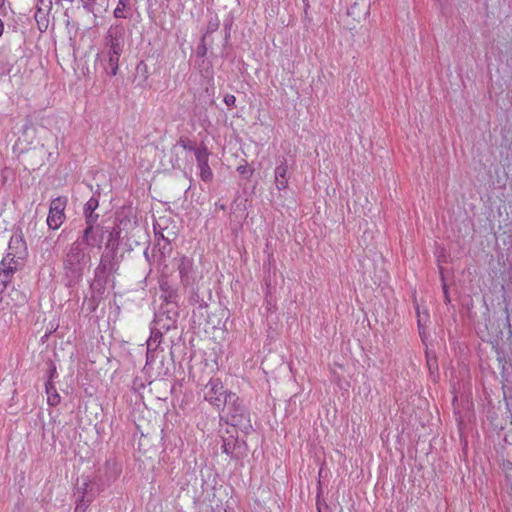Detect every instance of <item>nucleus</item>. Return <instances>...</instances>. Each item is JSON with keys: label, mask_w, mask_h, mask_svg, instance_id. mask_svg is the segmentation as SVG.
<instances>
[{"label": "nucleus", "mask_w": 512, "mask_h": 512, "mask_svg": "<svg viewBox=\"0 0 512 512\" xmlns=\"http://www.w3.org/2000/svg\"><path fill=\"white\" fill-rule=\"evenodd\" d=\"M100 248L101 243L84 240L83 237L73 242L65 251L63 257L64 281L68 287L78 284L84 275V270L90 266L91 251Z\"/></svg>", "instance_id": "1"}, {"label": "nucleus", "mask_w": 512, "mask_h": 512, "mask_svg": "<svg viewBox=\"0 0 512 512\" xmlns=\"http://www.w3.org/2000/svg\"><path fill=\"white\" fill-rule=\"evenodd\" d=\"M124 49V32L120 26H111L105 36V49L102 62L107 74L115 76L119 69V59Z\"/></svg>", "instance_id": "2"}, {"label": "nucleus", "mask_w": 512, "mask_h": 512, "mask_svg": "<svg viewBox=\"0 0 512 512\" xmlns=\"http://www.w3.org/2000/svg\"><path fill=\"white\" fill-rule=\"evenodd\" d=\"M100 493L98 484L89 476H81L77 479L74 488L75 508L74 512H87L90 504Z\"/></svg>", "instance_id": "3"}, {"label": "nucleus", "mask_w": 512, "mask_h": 512, "mask_svg": "<svg viewBox=\"0 0 512 512\" xmlns=\"http://www.w3.org/2000/svg\"><path fill=\"white\" fill-rule=\"evenodd\" d=\"M225 406L229 423L243 430L251 428L249 413L240 398L233 392L226 395Z\"/></svg>", "instance_id": "4"}, {"label": "nucleus", "mask_w": 512, "mask_h": 512, "mask_svg": "<svg viewBox=\"0 0 512 512\" xmlns=\"http://www.w3.org/2000/svg\"><path fill=\"white\" fill-rule=\"evenodd\" d=\"M203 398L217 410H224L226 395L230 392L224 389L219 378H211L203 387Z\"/></svg>", "instance_id": "5"}, {"label": "nucleus", "mask_w": 512, "mask_h": 512, "mask_svg": "<svg viewBox=\"0 0 512 512\" xmlns=\"http://www.w3.org/2000/svg\"><path fill=\"white\" fill-rule=\"evenodd\" d=\"M295 165V160L292 156L278 157L276 159V166L274 169V183L277 190L282 191L288 187L289 183V170Z\"/></svg>", "instance_id": "6"}, {"label": "nucleus", "mask_w": 512, "mask_h": 512, "mask_svg": "<svg viewBox=\"0 0 512 512\" xmlns=\"http://www.w3.org/2000/svg\"><path fill=\"white\" fill-rule=\"evenodd\" d=\"M66 205V197H57L52 199V201L50 202L48 217L46 221L50 229L57 230L64 223L66 219Z\"/></svg>", "instance_id": "7"}, {"label": "nucleus", "mask_w": 512, "mask_h": 512, "mask_svg": "<svg viewBox=\"0 0 512 512\" xmlns=\"http://www.w3.org/2000/svg\"><path fill=\"white\" fill-rule=\"evenodd\" d=\"M177 269L183 287L199 284L201 276L194 269L193 259L184 255L181 256L177 260Z\"/></svg>", "instance_id": "8"}, {"label": "nucleus", "mask_w": 512, "mask_h": 512, "mask_svg": "<svg viewBox=\"0 0 512 512\" xmlns=\"http://www.w3.org/2000/svg\"><path fill=\"white\" fill-rule=\"evenodd\" d=\"M210 152L206 145L200 144L197 151H195V159L197 168L199 170V177L204 182H211L213 180V172L209 166Z\"/></svg>", "instance_id": "9"}, {"label": "nucleus", "mask_w": 512, "mask_h": 512, "mask_svg": "<svg viewBox=\"0 0 512 512\" xmlns=\"http://www.w3.org/2000/svg\"><path fill=\"white\" fill-rule=\"evenodd\" d=\"M84 215H85L87 227L83 231L82 237L84 238V240H92L94 242L101 243L102 238H101V236H99L95 233V229H94V225L98 220V214L93 212L91 214H84Z\"/></svg>", "instance_id": "10"}, {"label": "nucleus", "mask_w": 512, "mask_h": 512, "mask_svg": "<svg viewBox=\"0 0 512 512\" xmlns=\"http://www.w3.org/2000/svg\"><path fill=\"white\" fill-rule=\"evenodd\" d=\"M56 374V369L53 367L50 374V379L45 383V392L47 394V401L50 406H56L60 403V395L58 394L54 384L51 379Z\"/></svg>", "instance_id": "11"}, {"label": "nucleus", "mask_w": 512, "mask_h": 512, "mask_svg": "<svg viewBox=\"0 0 512 512\" xmlns=\"http://www.w3.org/2000/svg\"><path fill=\"white\" fill-rule=\"evenodd\" d=\"M21 265L22 259L20 257H16L11 252H8L0 262V267L6 270H12L14 273L19 269Z\"/></svg>", "instance_id": "12"}, {"label": "nucleus", "mask_w": 512, "mask_h": 512, "mask_svg": "<svg viewBox=\"0 0 512 512\" xmlns=\"http://www.w3.org/2000/svg\"><path fill=\"white\" fill-rule=\"evenodd\" d=\"M188 293V302L191 305L198 304L199 307L206 306L203 299L199 295V286L198 284L190 285L187 287H184Z\"/></svg>", "instance_id": "13"}, {"label": "nucleus", "mask_w": 512, "mask_h": 512, "mask_svg": "<svg viewBox=\"0 0 512 512\" xmlns=\"http://www.w3.org/2000/svg\"><path fill=\"white\" fill-rule=\"evenodd\" d=\"M162 339V333L159 330H151L149 339L147 340V359L153 351L156 350Z\"/></svg>", "instance_id": "14"}, {"label": "nucleus", "mask_w": 512, "mask_h": 512, "mask_svg": "<svg viewBox=\"0 0 512 512\" xmlns=\"http://www.w3.org/2000/svg\"><path fill=\"white\" fill-rule=\"evenodd\" d=\"M13 275L14 272H12V270H6L0 267V294L4 293L7 290L9 284L11 283Z\"/></svg>", "instance_id": "15"}, {"label": "nucleus", "mask_w": 512, "mask_h": 512, "mask_svg": "<svg viewBox=\"0 0 512 512\" xmlns=\"http://www.w3.org/2000/svg\"><path fill=\"white\" fill-rule=\"evenodd\" d=\"M8 297L14 306H23L27 302V295L17 289H12Z\"/></svg>", "instance_id": "16"}, {"label": "nucleus", "mask_w": 512, "mask_h": 512, "mask_svg": "<svg viewBox=\"0 0 512 512\" xmlns=\"http://www.w3.org/2000/svg\"><path fill=\"white\" fill-rule=\"evenodd\" d=\"M99 206V201L96 197H91L84 206V214H91L95 212V210Z\"/></svg>", "instance_id": "17"}, {"label": "nucleus", "mask_w": 512, "mask_h": 512, "mask_svg": "<svg viewBox=\"0 0 512 512\" xmlns=\"http://www.w3.org/2000/svg\"><path fill=\"white\" fill-rule=\"evenodd\" d=\"M126 8H127V6H123L118 3V5L115 8L114 13H113L114 17L115 18H125L126 15L124 14V11Z\"/></svg>", "instance_id": "18"}, {"label": "nucleus", "mask_w": 512, "mask_h": 512, "mask_svg": "<svg viewBox=\"0 0 512 512\" xmlns=\"http://www.w3.org/2000/svg\"><path fill=\"white\" fill-rule=\"evenodd\" d=\"M219 28V20L216 18L210 20L207 25V33H213Z\"/></svg>", "instance_id": "19"}, {"label": "nucleus", "mask_w": 512, "mask_h": 512, "mask_svg": "<svg viewBox=\"0 0 512 512\" xmlns=\"http://www.w3.org/2000/svg\"><path fill=\"white\" fill-rule=\"evenodd\" d=\"M180 145L187 151H191L195 154V151H197L198 149V146H196L193 142L191 141H188V142H184V141H181L180 142Z\"/></svg>", "instance_id": "20"}, {"label": "nucleus", "mask_w": 512, "mask_h": 512, "mask_svg": "<svg viewBox=\"0 0 512 512\" xmlns=\"http://www.w3.org/2000/svg\"><path fill=\"white\" fill-rule=\"evenodd\" d=\"M224 103L227 105V106H233L235 105V102H236V97L232 94H226L224 96V99H223Z\"/></svg>", "instance_id": "21"}, {"label": "nucleus", "mask_w": 512, "mask_h": 512, "mask_svg": "<svg viewBox=\"0 0 512 512\" xmlns=\"http://www.w3.org/2000/svg\"><path fill=\"white\" fill-rule=\"evenodd\" d=\"M222 452L227 454V455H230L232 454V451H233V447L230 443H227L225 440L223 442V445H222Z\"/></svg>", "instance_id": "22"}, {"label": "nucleus", "mask_w": 512, "mask_h": 512, "mask_svg": "<svg viewBox=\"0 0 512 512\" xmlns=\"http://www.w3.org/2000/svg\"><path fill=\"white\" fill-rule=\"evenodd\" d=\"M237 171L240 173V174H246L248 173V169H247V166L245 165H241L237 168Z\"/></svg>", "instance_id": "23"}, {"label": "nucleus", "mask_w": 512, "mask_h": 512, "mask_svg": "<svg viewBox=\"0 0 512 512\" xmlns=\"http://www.w3.org/2000/svg\"><path fill=\"white\" fill-rule=\"evenodd\" d=\"M443 290H444V295H445V301L449 302L450 299H449V296H448L447 285H446V283L444 281H443Z\"/></svg>", "instance_id": "24"}, {"label": "nucleus", "mask_w": 512, "mask_h": 512, "mask_svg": "<svg viewBox=\"0 0 512 512\" xmlns=\"http://www.w3.org/2000/svg\"><path fill=\"white\" fill-rule=\"evenodd\" d=\"M83 8L85 10H87L88 12H92L93 11V7L89 3H84L83 4Z\"/></svg>", "instance_id": "25"}, {"label": "nucleus", "mask_w": 512, "mask_h": 512, "mask_svg": "<svg viewBox=\"0 0 512 512\" xmlns=\"http://www.w3.org/2000/svg\"><path fill=\"white\" fill-rule=\"evenodd\" d=\"M130 0H118V3L123 6H128Z\"/></svg>", "instance_id": "26"}, {"label": "nucleus", "mask_w": 512, "mask_h": 512, "mask_svg": "<svg viewBox=\"0 0 512 512\" xmlns=\"http://www.w3.org/2000/svg\"><path fill=\"white\" fill-rule=\"evenodd\" d=\"M173 296H174V292H170L168 296H166V301H170L172 302L173 301Z\"/></svg>", "instance_id": "27"}, {"label": "nucleus", "mask_w": 512, "mask_h": 512, "mask_svg": "<svg viewBox=\"0 0 512 512\" xmlns=\"http://www.w3.org/2000/svg\"><path fill=\"white\" fill-rule=\"evenodd\" d=\"M3 30H4V25H3L2 20L0 19V36L2 35Z\"/></svg>", "instance_id": "28"}, {"label": "nucleus", "mask_w": 512, "mask_h": 512, "mask_svg": "<svg viewBox=\"0 0 512 512\" xmlns=\"http://www.w3.org/2000/svg\"><path fill=\"white\" fill-rule=\"evenodd\" d=\"M100 270H101V265H99V266L96 268V270H95L96 275L99 273V271H100Z\"/></svg>", "instance_id": "29"}, {"label": "nucleus", "mask_w": 512, "mask_h": 512, "mask_svg": "<svg viewBox=\"0 0 512 512\" xmlns=\"http://www.w3.org/2000/svg\"><path fill=\"white\" fill-rule=\"evenodd\" d=\"M216 205H217L220 209H225V206H224L223 204H220V205L216 204Z\"/></svg>", "instance_id": "30"}, {"label": "nucleus", "mask_w": 512, "mask_h": 512, "mask_svg": "<svg viewBox=\"0 0 512 512\" xmlns=\"http://www.w3.org/2000/svg\"><path fill=\"white\" fill-rule=\"evenodd\" d=\"M5 0H0V8L3 6Z\"/></svg>", "instance_id": "31"}, {"label": "nucleus", "mask_w": 512, "mask_h": 512, "mask_svg": "<svg viewBox=\"0 0 512 512\" xmlns=\"http://www.w3.org/2000/svg\"><path fill=\"white\" fill-rule=\"evenodd\" d=\"M510 278H512V264H511V267H510Z\"/></svg>", "instance_id": "32"}, {"label": "nucleus", "mask_w": 512, "mask_h": 512, "mask_svg": "<svg viewBox=\"0 0 512 512\" xmlns=\"http://www.w3.org/2000/svg\"><path fill=\"white\" fill-rule=\"evenodd\" d=\"M510 490L512 492V481L510 482Z\"/></svg>", "instance_id": "33"}, {"label": "nucleus", "mask_w": 512, "mask_h": 512, "mask_svg": "<svg viewBox=\"0 0 512 512\" xmlns=\"http://www.w3.org/2000/svg\"><path fill=\"white\" fill-rule=\"evenodd\" d=\"M49 4H52V1L51 0H48Z\"/></svg>", "instance_id": "34"}, {"label": "nucleus", "mask_w": 512, "mask_h": 512, "mask_svg": "<svg viewBox=\"0 0 512 512\" xmlns=\"http://www.w3.org/2000/svg\"><path fill=\"white\" fill-rule=\"evenodd\" d=\"M42 3L44 2V0H40Z\"/></svg>", "instance_id": "35"}, {"label": "nucleus", "mask_w": 512, "mask_h": 512, "mask_svg": "<svg viewBox=\"0 0 512 512\" xmlns=\"http://www.w3.org/2000/svg\"><path fill=\"white\" fill-rule=\"evenodd\" d=\"M213 512H216L215 510H213ZM217 512H220V511H217Z\"/></svg>", "instance_id": "36"}, {"label": "nucleus", "mask_w": 512, "mask_h": 512, "mask_svg": "<svg viewBox=\"0 0 512 512\" xmlns=\"http://www.w3.org/2000/svg\"><path fill=\"white\" fill-rule=\"evenodd\" d=\"M304 2H306L307 0H303Z\"/></svg>", "instance_id": "37"}]
</instances>
